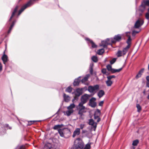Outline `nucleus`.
<instances>
[{
	"label": "nucleus",
	"mask_w": 149,
	"mask_h": 149,
	"mask_svg": "<svg viewBox=\"0 0 149 149\" xmlns=\"http://www.w3.org/2000/svg\"><path fill=\"white\" fill-rule=\"evenodd\" d=\"M84 147V143L82 139L78 138L74 141L71 149H82Z\"/></svg>",
	"instance_id": "nucleus-1"
},
{
	"label": "nucleus",
	"mask_w": 149,
	"mask_h": 149,
	"mask_svg": "<svg viewBox=\"0 0 149 149\" xmlns=\"http://www.w3.org/2000/svg\"><path fill=\"white\" fill-rule=\"evenodd\" d=\"M81 102L77 106L76 108L77 109L79 110L78 114L80 116H82L84 113V95L81 96Z\"/></svg>",
	"instance_id": "nucleus-2"
},
{
	"label": "nucleus",
	"mask_w": 149,
	"mask_h": 149,
	"mask_svg": "<svg viewBox=\"0 0 149 149\" xmlns=\"http://www.w3.org/2000/svg\"><path fill=\"white\" fill-rule=\"evenodd\" d=\"M12 129L11 127L9 126L8 124H3L0 123V135H2L6 133V129L10 130Z\"/></svg>",
	"instance_id": "nucleus-3"
},
{
	"label": "nucleus",
	"mask_w": 149,
	"mask_h": 149,
	"mask_svg": "<svg viewBox=\"0 0 149 149\" xmlns=\"http://www.w3.org/2000/svg\"><path fill=\"white\" fill-rule=\"evenodd\" d=\"M100 86L98 84L95 85L94 86H90L88 88V91L90 93H94L99 90Z\"/></svg>",
	"instance_id": "nucleus-4"
},
{
	"label": "nucleus",
	"mask_w": 149,
	"mask_h": 149,
	"mask_svg": "<svg viewBox=\"0 0 149 149\" xmlns=\"http://www.w3.org/2000/svg\"><path fill=\"white\" fill-rule=\"evenodd\" d=\"M144 21L142 19L140 18L135 22L133 28L136 29H139L143 25Z\"/></svg>",
	"instance_id": "nucleus-5"
},
{
	"label": "nucleus",
	"mask_w": 149,
	"mask_h": 149,
	"mask_svg": "<svg viewBox=\"0 0 149 149\" xmlns=\"http://www.w3.org/2000/svg\"><path fill=\"white\" fill-rule=\"evenodd\" d=\"M81 77H79L75 79L73 82V85L74 86H78L79 84L81 81L82 83H84V77L83 78L81 79H80Z\"/></svg>",
	"instance_id": "nucleus-6"
},
{
	"label": "nucleus",
	"mask_w": 149,
	"mask_h": 149,
	"mask_svg": "<svg viewBox=\"0 0 149 149\" xmlns=\"http://www.w3.org/2000/svg\"><path fill=\"white\" fill-rule=\"evenodd\" d=\"M107 68L109 71H111L112 73H114L116 72H120L122 69V68L118 69H113L111 65H108L107 66Z\"/></svg>",
	"instance_id": "nucleus-7"
},
{
	"label": "nucleus",
	"mask_w": 149,
	"mask_h": 149,
	"mask_svg": "<svg viewBox=\"0 0 149 149\" xmlns=\"http://www.w3.org/2000/svg\"><path fill=\"white\" fill-rule=\"evenodd\" d=\"M96 99L94 97H92L89 100V105L92 107L94 108L97 105V103L95 102Z\"/></svg>",
	"instance_id": "nucleus-8"
},
{
	"label": "nucleus",
	"mask_w": 149,
	"mask_h": 149,
	"mask_svg": "<svg viewBox=\"0 0 149 149\" xmlns=\"http://www.w3.org/2000/svg\"><path fill=\"white\" fill-rule=\"evenodd\" d=\"M16 22V20L14 19L12 22L11 23V21L10 22V24H9V23L7 22V24L8 25L10 24V26L8 31V33H9L11 32V31Z\"/></svg>",
	"instance_id": "nucleus-9"
},
{
	"label": "nucleus",
	"mask_w": 149,
	"mask_h": 149,
	"mask_svg": "<svg viewBox=\"0 0 149 149\" xmlns=\"http://www.w3.org/2000/svg\"><path fill=\"white\" fill-rule=\"evenodd\" d=\"M18 8V6H16L15 8L14 9V10L12 12V15L10 17L9 19L8 20V23H9V24H10V22L11 21V20L14 16V15H15V13L17 12V9Z\"/></svg>",
	"instance_id": "nucleus-10"
},
{
	"label": "nucleus",
	"mask_w": 149,
	"mask_h": 149,
	"mask_svg": "<svg viewBox=\"0 0 149 149\" xmlns=\"http://www.w3.org/2000/svg\"><path fill=\"white\" fill-rule=\"evenodd\" d=\"M89 124L93 126V130L95 131L97 127V123H95L93 119H91L89 120Z\"/></svg>",
	"instance_id": "nucleus-11"
},
{
	"label": "nucleus",
	"mask_w": 149,
	"mask_h": 149,
	"mask_svg": "<svg viewBox=\"0 0 149 149\" xmlns=\"http://www.w3.org/2000/svg\"><path fill=\"white\" fill-rule=\"evenodd\" d=\"M1 59L3 62L4 64L6 65V63L8 61V56L5 54V51L3 52V55L1 57Z\"/></svg>",
	"instance_id": "nucleus-12"
},
{
	"label": "nucleus",
	"mask_w": 149,
	"mask_h": 149,
	"mask_svg": "<svg viewBox=\"0 0 149 149\" xmlns=\"http://www.w3.org/2000/svg\"><path fill=\"white\" fill-rule=\"evenodd\" d=\"M33 2H32V1L30 0L29 1H28L27 3L24 4L23 5L22 7L24 9H25L33 5Z\"/></svg>",
	"instance_id": "nucleus-13"
},
{
	"label": "nucleus",
	"mask_w": 149,
	"mask_h": 149,
	"mask_svg": "<svg viewBox=\"0 0 149 149\" xmlns=\"http://www.w3.org/2000/svg\"><path fill=\"white\" fill-rule=\"evenodd\" d=\"M63 97L64 101L66 102H68L70 101V97L65 93H63Z\"/></svg>",
	"instance_id": "nucleus-14"
},
{
	"label": "nucleus",
	"mask_w": 149,
	"mask_h": 149,
	"mask_svg": "<svg viewBox=\"0 0 149 149\" xmlns=\"http://www.w3.org/2000/svg\"><path fill=\"white\" fill-rule=\"evenodd\" d=\"M90 75L89 74H86L84 77V84L88 85L90 84V82L88 81V79L90 78Z\"/></svg>",
	"instance_id": "nucleus-15"
},
{
	"label": "nucleus",
	"mask_w": 149,
	"mask_h": 149,
	"mask_svg": "<svg viewBox=\"0 0 149 149\" xmlns=\"http://www.w3.org/2000/svg\"><path fill=\"white\" fill-rule=\"evenodd\" d=\"M84 89V88H82L81 89L78 88L76 89V93L75 95L77 97L79 96L82 93V90Z\"/></svg>",
	"instance_id": "nucleus-16"
},
{
	"label": "nucleus",
	"mask_w": 149,
	"mask_h": 149,
	"mask_svg": "<svg viewBox=\"0 0 149 149\" xmlns=\"http://www.w3.org/2000/svg\"><path fill=\"white\" fill-rule=\"evenodd\" d=\"M104 94V91L102 90H100L98 92L97 95L99 98H101Z\"/></svg>",
	"instance_id": "nucleus-17"
},
{
	"label": "nucleus",
	"mask_w": 149,
	"mask_h": 149,
	"mask_svg": "<svg viewBox=\"0 0 149 149\" xmlns=\"http://www.w3.org/2000/svg\"><path fill=\"white\" fill-rule=\"evenodd\" d=\"M109 40V39H107V40L105 41H102V45L100 46H103L104 48L105 47L109 44L107 42Z\"/></svg>",
	"instance_id": "nucleus-18"
},
{
	"label": "nucleus",
	"mask_w": 149,
	"mask_h": 149,
	"mask_svg": "<svg viewBox=\"0 0 149 149\" xmlns=\"http://www.w3.org/2000/svg\"><path fill=\"white\" fill-rule=\"evenodd\" d=\"M121 38V36L120 34H118L117 35H116L114 37V39L116 41H119Z\"/></svg>",
	"instance_id": "nucleus-19"
},
{
	"label": "nucleus",
	"mask_w": 149,
	"mask_h": 149,
	"mask_svg": "<svg viewBox=\"0 0 149 149\" xmlns=\"http://www.w3.org/2000/svg\"><path fill=\"white\" fill-rule=\"evenodd\" d=\"M90 95H88L87 94H84V103L86 102L88 99L91 97Z\"/></svg>",
	"instance_id": "nucleus-20"
},
{
	"label": "nucleus",
	"mask_w": 149,
	"mask_h": 149,
	"mask_svg": "<svg viewBox=\"0 0 149 149\" xmlns=\"http://www.w3.org/2000/svg\"><path fill=\"white\" fill-rule=\"evenodd\" d=\"M65 129V128H64L63 129H59L58 130V132L60 135V136H61L62 137H64V133L63 132V130L64 129Z\"/></svg>",
	"instance_id": "nucleus-21"
},
{
	"label": "nucleus",
	"mask_w": 149,
	"mask_h": 149,
	"mask_svg": "<svg viewBox=\"0 0 149 149\" xmlns=\"http://www.w3.org/2000/svg\"><path fill=\"white\" fill-rule=\"evenodd\" d=\"M94 65L93 63H91L90 64V67H89V71L90 74H93V67Z\"/></svg>",
	"instance_id": "nucleus-22"
},
{
	"label": "nucleus",
	"mask_w": 149,
	"mask_h": 149,
	"mask_svg": "<svg viewBox=\"0 0 149 149\" xmlns=\"http://www.w3.org/2000/svg\"><path fill=\"white\" fill-rule=\"evenodd\" d=\"M144 70V68H143L141 70H140L139 71L138 74L136 76V78H138L139 77H141V76L142 75V73H143V72Z\"/></svg>",
	"instance_id": "nucleus-23"
},
{
	"label": "nucleus",
	"mask_w": 149,
	"mask_h": 149,
	"mask_svg": "<svg viewBox=\"0 0 149 149\" xmlns=\"http://www.w3.org/2000/svg\"><path fill=\"white\" fill-rule=\"evenodd\" d=\"M97 113H95L94 116V118L95 120L97 119V122H99L100 120V118L99 117V115H97Z\"/></svg>",
	"instance_id": "nucleus-24"
},
{
	"label": "nucleus",
	"mask_w": 149,
	"mask_h": 149,
	"mask_svg": "<svg viewBox=\"0 0 149 149\" xmlns=\"http://www.w3.org/2000/svg\"><path fill=\"white\" fill-rule=\"evenodd\" d=\"M130 47L129 46H127L126 47L124 48L123 50V55H124L126 54V52H127L128 49Z\"/></svg>",
	"instance_id": "nucleus-25"
},
{
	"label": "nucleus",
	"mask_w": 149,
	"mask_h": 149,
	"mask_svg": "<svg viewBox=\"0 0 149 149\" xmlns=\"http://www.w3.org/2000/svg\"><path fill=\"white\" fill-rule=\"evenodd\" d=\"M106 83L107 86H110L112 84L113 82L111 80L107 79V80L106 81Z\"/></svg>",
	"instance_id": "nucleus-26"
},
{
	"label": "nucleus",
	"mask_w": 149,
	"mask_h": 149,
	"mask_svg": "<svg viewBox=\"0 0 149 149\" xmlns=\"http://www.w3.org/2000/svg\"><path fill=\"white\" fill-rule=\"evenodd\" d=\"M91 143L89 142L86 144L84 146V149H90L91 148Z\"/></svg>",
	"instance_id": "nucleus-27"
},
{
	"label": "nucleus",
	"mask_w": 149,
	"mask_h": 149,
	"mask_svg": "<svg viewBox=\"0 0 149 149\" xmlns=\"http://www.w3.org/2000/svg\"><path fill=\"white\" fill-rule=\"evenodd\" d=\"M73 112V109L69 110L66 111V113L68 116H69Z\"/></svg>",
	"instance_id": "nucleus-28"
},
{
	"label": "nucleus",
	"mask_w": 149,
	"mask_h": 149,
	"mask_svg": "<svg viewBox=\"0 0 149 149\" xmlns=\"http://www.w3.org/2000/svg\"><path fill=\"white\" fill-rule=\"evenodd\" d=\"M75 107V105L73 103L71 104L70 105L68 106L67 107L68 109V110L72 109L74 108Z\"/></svg>",
	"instance_id": "nucleus-29"
},
{
	"label": "nucleus",
	"mask_w": 149,
	"mask_h": 149,
	"mask_svg": "<svg viewBox=\"0 0 149 149\" xmlns=\"http://www.w3.org/2000/svg\"><path fill=\"white\" fill-rule=\"evenodd\" d=\"M91 59L94 62H97L98 61L97 57L95 56H93L91 57Z\"/></svg>",
	"instance_id": "nucleus-30"
},
{
	"label": "nucleus",
	"mask_w": 149,
	"mask_h": 149,
	"mask_svg": "<svg viewBox=\"0 0 149 149\" xmlns=\"http://www.w3.org/2000/svg\"><path fill=\"white\" fill-rule=\"evenodd\" d=\"M72 88L70 86H69L67 87L65 89L66 92L69 93H71L72 91Z\"/></svg>",
	"instance_id": "nucleus-31"
},
{
	"label": "nucleus",
	"mask_w": 149,
	"mask_h": 149,
	"mask_svg": "<svg viewBox=\"0 0 149 149\" xmlns=\"http://www.w3.org/2000/svg\"><path fill=\"white\" fill-rule=\"evenodd\" d=\"M138 31H136L135 30H133L132 32V36H134L137 33H139L141 31V29H138Z\"/></svg>",
	"instance_id": "nucleus-32"
},
{
	"label": "nucleus",
	"mask_w": 149,
	"mask_h": 149,
	"mask_svg": "<svg viewBox=\"0 0 149 149\" xmlns=\"http://www.w3.org/2000/svg\"><path fill=\"white\" fill-rule=\"evenodd\" d=\"M41 120H33V121H30L28 122V123L27 124V126L30 125H31L33 124V122H40Z\"/></svg>",
	"instance_id": "nucleus-33"
},
{
	"label": "nucleus",
	"mask_w": 149,
	"mask_h": 149,
	"mask_svg": "<svg viewBox=\"0 0 149 149\" xmlns=\"http://www.w3.org/2000/svg\"><path fill=\"white\" fill-rule=\"evenodd\" d=\"M74 132L77 135H79L80 133V129L79 128H76Z\"/></svg>",
	"instance_id": "nucleus-34"
},
{
	"label": "nucleus",
	"mask_w": 149,
	"mask_h": 149,
	"mask_svg": "<svg viewBox=\"0 0 149 149\" xmlns=\"http://www.w3.org/2000/svg\"><path fill=\"white\" fill-rule=\"evenodd\" d=\"M104 49H99L97 53L99 55H102V54L104 53Z\"/></svg>",
	"instance_id": "nucleus-35"
},
{
	"label": "nucleus",
	"mask_w": 149,
	"mask_h": 149,
	"mask_svg": "<svg viewBox=\"0 0 149 149\" xmlns=\"http://www.w3.org/2000/svg\"><path fill=\"white\" fill-rule=\"evenodd\" d=\"M45 146L47 148V149H50L52 148V145L49 143H47L45 144Z\"/></svg>",
	"instance_id": "nucleus-36"
},
{
	"label": "nucleus",
	"mask_w": 149,
	"mask_h": 149,
	"mask_svg": "<svg viewBox=\"0 0 149 149\" xmlns=\"http://www.w3.org/2000/svg\"><path fill=\"white\" fill-rule=\"evenodd\" d=\"M132 39L131 38V37L128 38V39L127 41V46H129V47H130L131 44V41Z\"/></svg>",
	"instance_id": "nucleus-37"
},
{
	"label": "nucleus",
	"mask_w": 149,
	"mask_h": 149,
	"mask_svg": "<svg viewBox=\"0 0 149 149\" xmlns=\"http://www.w3.org/2000/svg\"><path fill=\"white\" fill-rule=\"evenodd\" d=\"M139 141L138 140H136L133 142L132 145L134 146H136L139 143Z\"/></svg>",
	"instance_id": "nucleus-38"
},
{
	"label": "nucleus",
	"mask_w": 149,
	"mask_h": 149,
	"mask_svg": "<svg viewBox=\"0 0 149 149\" xmlns=\"http://www.w3.org/2000/svg\"><path fill=\"white\" fill-rule=\"evenodd\" d=\"M53 129L55 130H57L58 131V130L59 129H61L60 127H59V125H55L53 127Z\"/></svg>",
	"instance_id": "nucleus-39"
},
{
	"label": "nucleus",
	"mask_w": 149,
	"mask_h": 149,
	"mask_svg": "<svg viewBox=\"0 0 149 149\" xmlns=\"http://www.w3.org/2000/svg\"><path fill=\"white\" fill-rule=\"evenodd\" d=\"M136 107L137 109V111L138 112H140L141 110V106L139 104H137Z\"/></svg>",
	"instance_id": "nucleus-40"
},
{
	"label": "nucleus",
	"mask_w": 149,
	"mask_h": 149,
	"mask_svg": "<svg viewBox=\"0 0 149 149\" xmlns=\"http://www.w3.org/2000/svg\"><path fill=\"white\" fill-rule=\"evenodd\" d=\"M122 52L120 51H118L117 53L118 57H119L122 56Z\"/></svg>",
	"instance_id": "nucleus-41"
},
{
	"label": "nucleus",
	"mask_w": 149,
	"mask_h": 149,
	"mask_svg": "<svg viewBox=\"0 0 149 149\" xmlns=\"http://www.w3.org/2000/svg\"><path fill=\"white\" fill-rule=\"evenodd\" d=\"M143 3L145 5L149 6V0H144L143 1Z\"/></svg>",
	"instance_id": "nucleus-42"
},
{
	"label": "nucleus",
	"mask_w": 149,
	"mask_h": 149,
	"mask_svg": "<svg viewBox=\"0 0 149 149\" xmlns=\"http://www.w3.org/2000/svg\"><path fill=\"white\" fill-rule=\"evenodd\" d=\"M24 10L22 7L21 9L19 11L18 14V15L19 16L24 11Z\"/></svg>",
	"instance_id": "nucleus-43"
},
{
	"label": "nucleus",
	"mask_w": 149,
	"mask_h": 149,
	"mask_svg": "<svg viewBox=\"0 0 149 149\" xmlns=\"http://www.w3.org/2000/svg\"><path fill=\"white\" fill-rule=\"evenodd\" d=\"M91 43L92 45V47L95 48L97 47V45L94 43L92 41H91Z\"/></svg>",
	"instance_id": "nucleus-44"
},
{
	"label": "nucleus",
	"mask_w": 149,
	"mask_h": 149,
	"mask_svg": "<svg viewBox=\"0 0 149 149\" xmlns=\"http://www.w3.org/2000/svg\"><path fill=\"white\" fill-rule=\"evenodd\" d=\"M115 77V76L114 75H111L107 76V79L111 80V79L113 78H114Z\"/></svg>",
	"instance_id": "nucleus-45"
},
{
	"label": "nucleus",
	"mask_w": 149,
	"mask_h": 149,
	"mask_svg": "<svg viewBox=\"0 0 149 149\" xmlns=\"http://www.w3.org/2000/svg\"><path fill=\"white\" fill-rule=\"evenodd\" d=\"M116 58H113L110 61V63L111 64H112L114 63L116 61Z\"/></svg>",
	"instance_id": "nucleus-46"
},
{
	"label": "nucleus",
	"mask_w": 149,
	"mask_h": 149,
	"mask_svg": "<svg viewBox=\"0 0 149 149\" xmlns=\"http://www.w3.org/2000/svg\"><path fill=\"white\" fill-rule=\"evenodd\" d=\"M125 34L126 36L128 37V38L131 37L130 35V32H126Z\"/></svg>",
	"instance_id": "nucleus-47"
},
{
	"label": "nucleus",
	"mask_w": 149,
	"mask_h": 149,
	"mask_svg": "<svg viewBox=\"0 0 149 149\" xmlns=\"http://www.w3.org/2000/svg\"><path fill=\"white\" fill-rule=\"evenodd\" d=\"M107 72L106 69L103 68L102 70V72L104 74H106Z\"/></svg>",
	"instance_id": "nucleus-48"
},
{
	"label": "nucleus",
	"mask_w": 149,
	"mask_h": 149,
	"mask_svg": "<svg viewBox=\"0 0 149 149\" xmlns=\"http://www.w3.org/2000/svg\"><path fill=\"white\" fill-rule=\"evenodd\" d=\"M80 127L81 129H83V128L84 127V124H81L80 125ZM82 133H84V130H82Z\"/></svg>",
	"instance_id": "nucleus-49"
},
{
	"label": "nucleus",
	"mask_w": 149,
	"mask_h": 149,
	"mask_svg": "<svg viewBox=\"0 0 149 149\" xmlns=\"http://www.w3.org/2000/svg\"><path fill=\"white\" fill-rule=\"evenodd\" d=\"M146 18L148 19L149 18V13H146Z\"/></svg>",
	"instance_id": "nucleus-50"
},
{
	"label": "nucleus",
	"mask_w": 149,
	"mask_h": 149,
	"mask_svg": "<svg viewBox=\"0 0 149 149\" xmlns=\"http://www.w3.org/2000/svg\"><path fill=\"white\" fill-rule=\"evenodd\" d=\"M104 103V101H101L100 102L99 104V105L100 106H102L103 105Z\"/></svg>",
	"instance_id": "nucleus-51"
},
{
	"label": "nucleus",
	"mask_w": 149,
	"mask_h": 149,
	"mask_svg": "<svg viewBox=\"0 0 149 149\" xmlns=\"http://www.w3.org/2000/svg\"><path fill=\"white\" fill-rule=\"evenodd\" d=\"M95 113H97V115H100V111L99 110L97 109V111L96 112H95Z\"/></svg>",
	"instance_id": "nucleus-52"
},
{
	"label": "nucleus",
	"mask_w": 149,
	"mask_h": 149,
	"mask_svg": "<svg viewBox=\"0 0 149 149\" xmlns=\"http://www.w3.org/2000/svg\"><path fill=\"white\" fill-rule=\"evenodd\" d=\"M60 109H59L56 112V113L54 115H53L52 116H51L50 118L53 117V116H54L55 115H56V114H58V112L59 111V110H60Z\"/></svg>",
	"instance_id": "nucleus-53"
},
{
	"label": "nucleus",
	"mask_w": 149,
	"mask_h": 149,
	"mask_svg": "<svg viewBox=\"0 0 149 149\" xmlns=\"http://www.w3.org/2000/svg\"><path fill=\"white\" fill-rule=\"evenodd\" d=\"M24 146L23 145H22L20 146H19L18 148V149H22V148H23Z\"/></svg>",
	"instance_id": "nucleus-54"
},
{
	"label": "nucleus",
	"mask_w": 149,
	"mask_h": 149,
	"mask_svg": "<svg viewBox=\"0 0 149 149\" xmlns=\"http://www.w3.org/2000/svg\"><path fill=\"white\" fill-rule=\"evenodd\" d=\"M85 40H86L89 41L90 42H91V41H92L91 40H90L89 38H85Z\"/></svg>",
	"instance_id": "nucleus-55"
},
{
	"label": "nucleus",
	"mask_w": 149,
	"mask_h": 149,
	"mask_svg": "<svg viewBox=\"0 0 149 149\" xmlns=\"http://www.w3.org/2000/svg\"><path fill=\"white\" fill-rule=\"evenodd\" d=\"M2 70V65L1 63L0 62V71Z\"/></svg>",
	"instance_id": "nucleus-56"
},
{
	"label": "nucleus",
	"mask_w": 149,
	"mask_h": 149,
	"mask_svg": "<svg viewBox=\"0 0 149 149\" xmlns=\"http://www.w3.org/2000/svg\"><path fill=\"white\" fill-rule=\"evenodd\" d=\"M146 79L148 82H149V76L146 77Z\"/></svg>",
	"instance_id": "nucleus-57"
},
{
	"label": "nucleus",
	"mask_w": 149,
	"mask_h": 149,
	"mask_svg": "<svg viewBox=\"0 0 149 149\" xmlns=\"http://www.w3.org/2000/svg\"><path fill=\"white\" fill-rule=\"evenodd\" d=\"M73 99H74V100H78V98L77 97H74Z\"/></svg>",
	"instance_id": "nucleus-58"
},
{
	"label": "nucleus",
	"mask_w": 149,
	"mask_h": 149,
	"mask_svg": "<svg viewBox=\"0 0 149 149\" xmlns=\"http://www.w3.org/2000/svg\"><path fill=\"white\" fill-rule=\"evenodd\" d=\"M147 86L149 88V82H147L146 83Z\"/></svg>",
	"instance_id": "nucleus-59"
},
{
	"label": "nucleus",
	"mask_w": 149,
	"mask_h": 149,
	"mask_svg": "<svg viewBox=\"0 0 149 149\" xmlns=\"http://www.w3.org/2000/svg\"><path fill=\"white\" fill-rule=\"evenodd\" d=\"M64 126V125L63 124H61L59 125V127L61 128L62 127Z\"/></svg>",
	"instance_id": "nucleus-60"
},
{
	"label": "nucleus",
	"mask_w": 149,
	"mask_h": 149,
	"mask_svg": "<svg viewBox=\"0 0 149 149\" xmlns=\"http://www.w3.org/2000/svg\"><path fill=\"white\" fill-rule=\"evenodd\" d=\"M76 135H77L76 134H75V133H74V132L73 134L72 135V137H75V136H76Z\"/></svg>",
	"instance_id": "nucleus-61"
},
{
	"label": "nucleus",
	"mask_w": 149,
	"mask_h": 149,
	"mask_svg": "<svg viewBox=\"0 0 149 149\" xmlns=\"http://www.w3.org/2000/svg\"><path fill=\"white\" fill-rule=\"evenodd\" d=\"M146 90H144L143 91V93L144 95H146Z\"/></svg>",
	"instance_id": "nucleus-62"
},
{
	"label": "nucleus",
	"mask_w": 149,
	"mask_h": 149,
	"mask_svg": "<svg viewBox=\"0 0 149 149\" xmlns=\"http://www.w3.org/2000/svg\"><path fill=\"white\" fill-rule=\"evenodd\" d=\"M84 90H87V87L86 88V87H84Z\"/></svg>",
	"instance_id": "nucleus-63"
},
{
	"label": "nucleus",
	"mask_w": 149,
	"mask_h": 149,
	"mask_svg": "<svg viewBox=\"0 0 149 149\" xmlns=\"http://www.w3.org/2000/svg\"><path fill=\"white\" fill-rule=\"evenodd\" d=\"M147 98L149 100V95H148L147 97Z\"/></svg>",
	"instance_id": "nucleus-64"
}]
</instances>
